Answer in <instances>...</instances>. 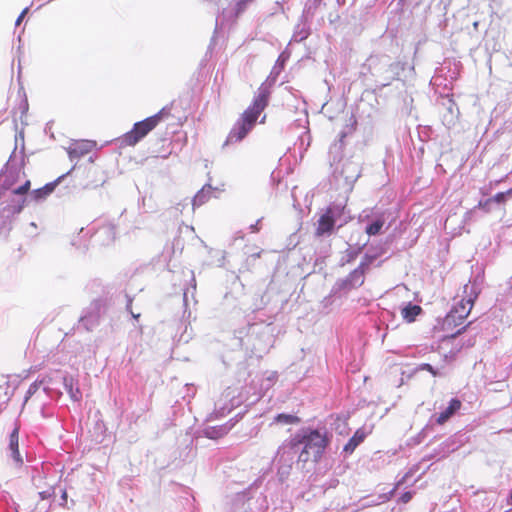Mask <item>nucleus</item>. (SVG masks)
<instances>
[{
	"label": "nucleus",
	"instance_id": "obj_1",
	"mask_svg": "<svg viewBox=\"0 0 512 512\" xmlns=\"http://www.w3.org/2000/svg\"><path fill=\"white\" fill-rule=\"evenodd\" d=\"M270 89L262 84L254 96L252 103L240 114L232 129L229 131L223 146L241 142L255 127L261 113L266 109L270 100Z\"/></svg>",
	"mask_w": 512,
	"mask_h": 512
},
{
	"label": "nucleus",
	"instance_id": "obj_2",
	"mask_svg": "<svg viewBox=\"0 0 512 512\" xmlns=\"http://www.w3.org/2000/svg\"><path fill=\"white\" fill-rule=\"evenodd\" d=\"M299 444H304V448L299 454L298 461L306 463L310 460V455L312 454L313 460L317 462L322 457V454L328 445V438L318 430H311L308 434L303 436L296 435L290 441V446L292 448Z\"/></svg>",
	"mask_w": 512,
	"mask_h": 512
},
{
	"label": "nucleus",
	"instance_id": "obj_3",
	"mask_svg": "<svg viewBox=\"0 0 512 512\" xmlns=\"http://www.w3.org/2000/svg\"><path fill=\"white\" fill-rule=\"evenodd\" d=\"M173 103L163 107L158 113L142 121L136 122L133 128L126 132L121 138V144L125 146H135L145 136H147L157 125L171 116Z\"/></svg>",
	"mask_w": 512,
	"mask_h": 512
},
{
	"label": "nucleus",
	"instance_id": "obj_4",
	"mask_svg": "<svg viewBox=\"0 0 512 512\" xmlns=\"http://www.w3.org/2000/svg\"><path fill=\"white\" fill-rule=\"evenodd\" d=\"M343 211L344 206L336 204L328 206L317 221L315 235L318 237L330 235L334 230L336 220L343 215Z\"/></svg>",
	"mask_w": 512,
	"mask_h": 512
},
{
	"label": "nucleus",
	"instance_id": "obj_5",
	"mask_svg": "<svg viewBox=\"0 0 512 512\" xmlns=\"http://www.w3.org/2000/svg\"><path fill=\"white\" fill-rule=\"evenodd\" d=\"M21 177H25L23 167L8 163L0 172V185L5 190L12 189Z\"/></svg>",
	"mask_w": 512,
	"mask_h": 512
},
{
	"label": "nucleus",
	"instance_id": "obj_6",
	"mask_svg": "<svg viewBox=\"0 0 512 512\" xmlns=\"http://www.w3.org/2000/svg\"><path fill=\"white\" fill-rule=\"evenodd\" d=\"M507 193L504 191L498 192L495 195L480 200L476 206V208L482 210L484 213L490 214L500 210L503 214H505V206L507 204L508 198L506 196Z\"/></svg>",
	"mask_w": 512,
	"mask_h": 512
},
{
	"label": "nucleus",
	"instance_id": "obj_7",
	"mask_svg": "<svg viewBox=\"0 0 512 512\" xmlns=\"http://www.w3.org/2000/svg\"><path fill=\"white\" fill-rule=\"evenodd\" d=\"M474 305V299L472 297L461 299L446 315V323L453 321L455 313L457 314L458 320L463 322L470 314Z\"/></svg>",
	"mask_w": 512,
	"mask_h": 512
},
{
	"label": "nucleus",
	"instance_id": "obj_8",
	"mask_svg": "<svg viewBox=\"0 0 512 512\" xmlns=\"http://www.w3.org/2000/svg\"><path fill=\"white\" fill-rule=\"evenodd\" d=\"M462 408V402L458 398H453L450 400L448 407L440 412L435 422L437 425H444L448 422L460 409Z\"/></svg>",
	"mask_w": 512,
	"mask_h": 512
},
{
	"label": "nucleus",
	"instance_id": "obj_9",
	"mask_svg": "<svg viewBox=\"0 0 512 512\" xmlns=\"http://www.w3.org/2000/svg\"><path fill=\"white\" fill-rule=\"evenodd\" d=\"M92 149V144L90 141H75L71 143L68 147V154L70 158H80L86 154H88Z\"/></svg>",
	"mask_w": 512,
	"mask_h": 512
},
{
	"label": "nucleus",
	"instance_id": "obj_10",
	"mask_svg": "<svg viewBox=\"0 0 512 512\" xmlns=\"http://www.w3.org/2000/svg\"><path fill=\"white\" fill-rule=\"evenodd\" d=\"M9 449L15 461L22 463L19 452V427H15L9 437Z\"/></svg>",
	"mask_w": 512,
	"mask_h": 512
},
{
	"label": "nucleus",
	"instance_id": "obj_11",
	"mask_svg": "<svg viewBox=\"0 0 512 512\" xmlns=\"http://www.w3.org/2000/svg\"><path fill=\"white\" fill-rule=\"evenodd\" d=\"M365 437H366V434L363 430H361V429L356 430L354 435L349 439L347 444L344 446L343 450L346 453L351 454L356 449V447L364 441Z\"/></svg>",
	"mask_w": 512,
	"mask_h": 512
},
{
	"label": "nucleus",
	"instance_id": "obj_12",
	"mask_svg": "<svg viewBox=\"0 0 512 512\" xmlns=\"http://www.w3.org/2000/svg\"><path fill=\"white\" fill-rule=\"evenodd\" d=\"M421 312V306L416 304H408L401 310V315L403 319L408 323H412L415 321L416 317L421 314Z\"/></svg>",
	"mask_w": 512,
	"mask_h": 512
},
{
	"label": "nucleus",
	"instance_id": "obj_13",
	"mask_svg": "<svg viewBox=\"0 0 512 512\" xmlns=\"http://www.w3.org/2000/svg\"><path fill=\"white\" fill-rule=\"evenodd\" d=\"M274 421L281 424H298L301 419L296 415L281 413L274 418Z\"/></svg>",
	"mask_w": 512,
	"mask_h": 512
},
{
	"label": "nucleus",
	"instance_id": "obj_14",
	"mask_svg": "<svg viewBox=\"0 0 512 512\" xmlns=\"http://www.w3.org/2000/svg\"><path fill=\"white\" fill-rule=\"evenodd\" d=\"M54 189L53 184H47L42 188L36 189L32 192V197L35 201L46 198Z\"/></svg>",
	"mask_w": 512,
	"mask_h": 512
},
{
	"label": "nucleus",
	"instance_id": "obj_15",
	"mask_svg": "<svg viewBox=\"0 0 512 512\" xmlns=\"http://www.w3.org/2000/svg\"><path fill=\"white\" fill-rule=\"evenodd\" d=\"M383 226H384V220L379 218V219L375 220L373 223H371L370 225H368L365 229V232L369 236H375L381 232Z\"/></svg>",
	"mask_w": 512,
	"mask_h": 512
},
{
	"label": "nucleus",
	"instance_id": "obj_16",
	"mask_svg": "<svg viewBox=\"0 0 512 512\" xmlns=\"http://www.w3.org/2000/svg\"><path fill=\"white\" fill-rule=\"evenodd\" d=\"M455 315H457L455 313ZM463 322H460L458 320V317L454 316L453 317V321H449V324L446 323V316L443 318V320L441 321L440 323V329L444 332H450L452 331L454 328H456L457 326L461 325Z\"/></svg>",
	"mask_w": 512,
	"mask_h": 512
},
{
	"label": "nucleus",
	"instance_id": "obj_17",
	"mask_svg": "<svg viewBox=\"0 0 512 512\" xmlns=\"http://www.w3.org/2000/svg\"><path fill=\"white\" fill-rule=\"evenodd\" d=\"M31 182L30 180H25V182L19 187L12 190L14 195H25L30 190Z\"/></svg>",
	"mask_w": 512,
	"mask_h": 512
},
{
	"label": "nucleus",
	"instance_id": "obj_18",
	"mask_svg": "<svg viewBox=\"0 0 512 512\" xmlns=\"http://www.w3.org/2000/svg\"><path fill=\"white\" fill-rule=\"evenodd\" d=\"M396 489H397V486L392 488L389 492L380 494L379 495V502L380 503L388 502L394 496V493H395Z\"/></svg>",
	"mask_w": 512,
	"mask_h": 512
},
{
	"label": "nucleus",
	"instance_id": "obj_19",
	"mask_svg": "<svg viewBox=\"0 0 512 512\" xmlns=\"http://www.w3.org/2000/svg\"><path fill=\"white\" fill-rule=\"evenodd\" d=\"M419 369L420 370H425V371H428L429 373H431L433 376H437L438 375V372L433 368L432 365H430L429 363H423L419 366Z\"/></svg>",
	"mask_w": 512,
	"mask_h": 512
},
{
	"label": "nucleus",
	"instance_id": "obj_20",
	"mask_svg": "<svg viewBox=\"0 0 512 512\" xmlns=\"http://www.w3.org/2000/svg\"><path fill=\"white\" fill-rule=\"evenodd\" d=\"M412 497H413L412 492L407 491L401 495L400 501L405 504V503H408L412 499Z\"/></svg>",
	"mask_w": 512,
	"mask_h": 512
},
{
	"label": "nucleus",
	"instance_id": "obj_21",
	"mask_svg": "<svg viewBox=\"0 0 512 512\" xmlns=\"http://www.w3.org/2000/svg\"><path fill=\"white\" fill-rule=\"evenodd\" d=\"M347 137V133L346 132H341L340 135H339V149L342 150L344 148V145H345V138Z\"/></svg>",
	"mask_w": 512,
	"mask_h": 512
},
{
	"label": "nucleus",
	"instance_id": "obj_22",
	"mask_svg": "<svg viewBox=\"0 0 512 512\" xmlns=\"http://www.w3.org/2000/svg\"><path fill=\"white\" fill-rule=\"evenodd\" d=\"M466 327H462L455 332H451L450 334L445 335V338H455L456 336L460 335Z\"/></svg>",
	"mask_w": 512,
	"mask_h": 512
},
{
	"label": "nucleus",
	"instance_id": "obj_23",
	"mask_svg": "<svg viewBox=\"0 0 512 512\" xmlns=\"http://www.w3.org/2000/svg\"><path fill=\"white\" fill-rule=\"evenodd\" d=\"M28 12V8H25L21 13L20 15L18 16L17 20H16V25H19L22 20L24 19L25 15L27 14Z\"/></svg>",
	"mask_w": 512,
	"mask_h": 512
},
{
	"label": "nucleus",
	"instance_id": "obj_24",
	"mask_svg": "<svg viewBox=\"0 0 512 512\" xmlns=\"http://www.w3.org/2000/svg\"><path fill=\"white\" fill-rule=\"evenodd\" d=\"M203 198H204V195H202V194H200V193H199V194H197V195L194 197V203H193V204H194V205H196V204H199V205H200V204H202V203H203Z\"/></svg>",
	"mask_w": 512,
	"mask_h": 512
},
{
	"label": "nucleus",
	"instance_id": "obj_25",
	"mask_svg": "<svg viewBox=\"0 0 512 512\" xmlns=\"http://www.w3.org/2000/svg\"><path fill=\"white\" fill-rule=\"evenodd\" d=\"M259 223H260V220H258L255 224L251 225L250 226V229L252 232H258L259 231Z\"/></svg>",
	"mask_w": 512,
	"mask_h": 512
},
{
	"label": "nucleus",
	"instance_id": "obj_26",
	"mask_svg": "<svg viewBox=\"0 0 512 512\" xmlns=\"http://www.w3.org/2000/svg\"><path fill=\"white\" fill-rule=\"evenodd\" d=\"M72 398L75 400V401H78L80 400L81 398V393L80 391L77 389L75 393H72L71 394Z\"/></svg>",
	"mask_w": 512,
	"mask_h": 512
},
{
	"label": "nucleus",
	"instance_id": "obj_27",
	"mask_svg": "<svg viewBox=\"0 0 512 512\" xmlns=\"http://www.w3.org/2000/svg\"><path fill=\"white\" fill-rule=\"evenodd\" d=\"M238 12L242 11L244 9V6H245V1H240L238 4Z\"/></svg>",
	"mask_w": 512,
	"mask_h": 512
},
{
	"label": "nucleus",
	"instance_id": "obj_28",
	"mask_svg": "<svg viewBox=\"0 0 512 512\" xmlns=\"http://www.w3.org/2000/svg\"><path fill=\"white\" fill-rule=\"evenodd\" d=\"M504 192L507 193L506 196L509 199L512 196V187L509 188L508 190L504 191Z\"/></svg>",
	"mask_w": 512,
	"mask_h": 512
},
{
	"label": "nucleus",
	"instance_id": "obj_29",
	"mask_svg": "<svg viewBox=\"0 0 512 512\" xmlns=\"http://www.w3.org/2000/svg\"><path fill=\"white\" fill-rule=\"evenodd\" d=\"M265 121H266V115H263V117H262V118H261V120H260V123H261V124H264V123H265Z\"/></svg>",
	"mask_w": 512,
	"mask_h": 512
},
{
	"label": "nucleus",
	"instance_id": "obj_30",
	"mask_svg": "<svg viewBox=\"0 0 512 512\" xmlns=\"http://www.w3.org/2000/svg\"><path fill=\"white\" fill-rule=\"evenodd\" d=\"M132 316H133V318L138 319V318L140 317V314H134V313L132 312Z\"/></svg>",
	"mask_w": 512,
	"mask_h": 512
},
{
	"label": "nucleus",
	"instance_id": "obj_31",
	"mask_svg": "<svg viewBox=\"0 0 512 512\" xmlns=\"http://www.w3.org/2000/svg\"><path fill=\"white\" fill-rule=\"evenodd\" d=\"M62 499H64V501H66V499H67V493L66 492H63Z\"/></svg>",
	"mask_w": 512,
	"mask_h": 512
}]
</instances>
